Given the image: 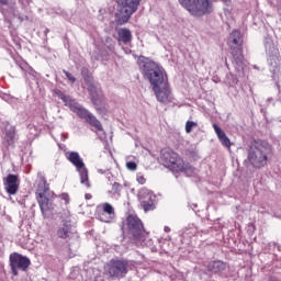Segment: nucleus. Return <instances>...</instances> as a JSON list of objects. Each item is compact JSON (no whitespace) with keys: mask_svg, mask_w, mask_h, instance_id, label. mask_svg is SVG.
<instances>
[{"mask_svg":"<svg viewBox=\"0 0 281 281\" xmlns=\"http://www.w3.org/2000/svg\"><path fill=\"white\" fill-rule=\"evenodd\" d=\"M138 65L143 72L144 78L148 80L151 86V89L156 87H162L166 82H168V76H166V71L159 66V64L150 60L146 57H140L138 60Z\"/></svg>","mask_w":281,"mask_h":281,"instance_id":"obj_1","label":"nucleus"},{"mask_svg":"<svg viewBox=\"0 0 281 281\" xmlns=\"http://www.w3.org/2000/svg\"><path fill=\"white\" fill-rule=\"evenodd\" d=\"M273 147L266 140H254L250 143L247 159L254 168H265Z\"/></svg>","mask_w":281,"mask_h":281,"instance_id":"obj_2","label":"nucleus"},{"mask_svg":"<svg viewBox=\"0 0 281 281\" xmlns=\"http://www.w3.org/2000/svg\"><path fill=\"white\" fill-rule=\"evenodd\" d=\"M160 162L172 172H184L187 177L192 176L194 172V168L191 167L190 164L184 162L183 159L179 157V154L169 148L161 149Z\"/></svg>","mask_w":281,"mask_h":281,"instance_id":"obj_3","label":"nucleus"},{"mask_svg":"<svg viewBox=\"0 0 281 281\" xmlns=\"http://www.w3.org/2000/svg\"><path fill=\"white\" fill-rule=\"evenodd\" d=\"M228 44L232 49L233 65L236 71L240 74L247 67V60H245V55H243V35L240 31L235 30L231 33Z\"/></svg>","mask_w":281,"mask_h":281,"instance_id":"obj_4","label":"nucleus"},{"mask_svg":"<svg viewBox=\"0 0 281 281\" xmlns=\"http://www.w3.org/2000/svg\"><path fill=\"white\" fill-rule=\"evenodd\" d=\"M60 100L65 103L66 106L70 108L72 113H76L81 120H85L90 126L97 128V131H102V123L98 121V119L91 114L87 109L80 105L76 100L71 99V97L64 94L63 92L59 93Z\"/></svg>","mask_w":281,"mask_h":281,"instance_id":"obj_5","label":"nucleus"},{"mask_svg":"<svg viewBox=\"0 0 281 281\" xmlns=\"http://www.w3.org/2000/svg\"><path fill=\"white\" fill-rule=\"evenodd\" d=\"M131 270V262L126 259H111L103 267L108 280H122Z\"/></svg>","mask_w":281,"mask_h":281,"instance_id":"obj_6","label":"nucleus"},{"mask_svg":"<svg viewBox=\"0 0 281 281\" xmlns=\"http://www.w3.org/2000/svg\"><path fill=\"white\" fill-rule=\"evenodd\" d=\"M37 202L44 218H47V216L52 214V210H54V204H52V201L47 198L49 184L47 183V179H45V175H43V172L37 173Z\"/></svg>","mask_w":281,"mask_h":281,"instance_id":"obj_7","label":"nucleus"},{"mask_svg":"<svg viewBox=\"0 0 281 281\" xmlns=\"http://www.w3.org/2000/svg\"><path fill=\"white\" fill-rule=\"evenodd\" d=\"M115 20L117 25L128 23L131 16L137 12L139 0H117Z\"/></svg>","mask_w":281,"mask_h":281,"instance_id":"obj_8","label":"nucleus"},{"mask_svg":"<svg viewBox=\"0 0 281 281\" xmlns=\"http://www.w3.org/2000/svg\"><path fill=\"white\" fill-rule=\"evenodd\" d=\"M182 8H186L192 16H205V14L212 13L213 4L212 0H179Z\"/></svg>","mask_w":281,"mask_h":281,"instance_id":"obj_9","label":"nucleus"},{"mask_svg":"<svg viewBox=\"0 0 281 281\" xmlns=\"http://www.w3.org/2000/svg\"><path fill=\"white\" fill-rule=\"evenodd\" d=\"M81 76L93 104H100L103 98L102 88H100V85L93 80V76L89 72V69L85 67L81 68Z\"/></svg>","mask_w":281,"mask_h":281,"instance_id":"obj_10","label":"nucleus"},{"mask_svg":"<svg viewBox=\"0 0 281 281\" xmlns=\"http://www.w3.org/2000/svg\"><path fill=\"white\" fill-rule=\"evenodd\" d=\"M81 76L93 104H100L103 98L102 88H100V85L93 80V76L89 72V69L85 67L81 68Z\"/></svg>","mask_w":281,"mask_h":281,"instance_id":"obj_11","label":"nucleus"},{"mask_svg":"<svg viewBox=\"0 0 281 281\" xmlns=\"http://www.w3.org/2000/svg\"><path fill=\"white\" fill-rule=\"evenodd\" d=\"M67 159L79 172L80 183L86 186V188H91V183L89 182V170L85 166V161L80 157V154H78V151H70L68 153Z\"/></svg>","mask_w":281,"mask_h":281,"instance_id":"obj_12","label":"nucleus"},{"mask_svg":"<svg viewBox=\"0 0 281 281\" xmlns=\"http://www.w3.org/2000/svg\"><path fill=\"white\" fill-rule=\"evenodd\" d=\"M10 267L13 276H19V271H27L32 262L27 257L13 252L9 257Z\"/></svg>","mask_w":281,"mask_h":281,"instance_id":"obj_13","label":"nucleus"},{"mask_svg":"<svg viewBox=\"0 0 281 281\" xmlns=\"http://www.w3.org/2000/svg\"><path fill=\"white\" fill-rule=\"evenodd\" d=\"M265 47L268 56V65H270V67H278L280 65V50H278L273 41L271 38H267Z\"/></svg>","mask_w":281,"mask_h":281,"instance_id":"obj_14","label":"nucleus"},{"mask_svg":"<svg viewBox=\"0 0 281 281\" xmlns=\"http://www.w3.org/2000/svg\"><path fill=\"white\" fill-rule=\"evenodd\" d=\"M126 223L127 229L133 238L136 240L142 238V234H144V224L142 223V220L135 215H130L126 220Z\"/></svg>","mask_w":281,"mask_h":281,"instance_id":"obj_15","label":"nucleus"},{"mask_svg":"<svg viewBox=\"0 0 281 281\" xmlns=\"http://www.w3.org/2000/svg\"><path fill=\"white\" fill-rule=\"evenodd\" d=\"M153 91L158 102H162L164 104L172 102V91L170 90V85H168V81L162 86H156V88H153Z\"/></svg>","mask_w":281,"mask_h":281,"instance_id":"obj_16","label":"nucleus"},{"mask_svg":"<svg viewBox=\"0 0 281 281\" xmlns=\"http://www.w3.org/2000/svg\"><path fill=\"white\" fill-rule=\"evenodd\" d=\"M16 139H19L16 127L8 123L2 132V140L4 146H14V142H16Z\"/></svg>","mask_w":281,"mask_h":281,"instance_id":"obj_17","label":"nucleus"},{"mask_svg":"<svg viewBox=\"0 0 281 281\" xmlns=\"http://www.w3.org/2000/svg\"><path fill=\"white\" fill-rule=\"evenodd\" d=\"M19 176L9 173L4 179V190L8 194H16L19 192Z\"/></svg>","mask_w":281,"mask_h":281,"instance_id":"obj_18","label":"nucleus"},{"mask_svg":"<svg viewBox=\"0 0 281 281\" xmlns=\"http://www.w3.org/2000/svg\"><path fill=\"white\" fill-rule=\"evenodd\" d=\"M58 238H71L74 236V226L71 225V222L65 221L63 223V227H59L57 231Z\"/></svg>","mask_w":281,"mask_h":281,"instance_id":"obj_19","label":"nucleus"},{"mask_svg":"<svg viewBox=\"0 0 281 281\" xmlns=\"http://www.w3.org/2000/svg\"><path fill=\"white\" fill-rule=\"evenodd\" d=\"M213 128L221 144L224 145L225 148H229L232 146V142L229 140V137H227V134H225V132L216 123L213 124Z\"/></svg>","mask_w":281,"mask_h":281,"instance_id":"obj_20","label":"nucleus"},{"mask_svg":"<svg viewBox=\"0 0 281 281\" xmlns=\"http://www.w3.org/2000/svg\"><path fill=\"white\" fill-rule=\"evenodd\" d=\"M117 35H119V42L124 43V45H127V43H131V41H133V34L128 29H120L117 31Z\"/></svg>","mask_w":281,"mask_h":281,"instance_id":"obj_21","label":"nucleus"},{"mask_svg":"<svg viewBox=\"0 0 281 281\" xmlns=\"http://www.w3.org/2000/svg\"><path fill=\"white\" fill-rule=\"evenodd\" d=\"M138 199L142 204V203H148L150 201H155L156 198H155V194H153V191L146 188H143L138 193Z\"/></svg>","mask_w":281,"mask_h":281,"instance_id":"obj_22","label":"nucleus"},{"mask_svg":"<svg viewBox=\"0 0 281 281\" xmlns=\"http://www.w3.org/2000/svg\"><path fill=\"white\" fill-rule=\"evenodd\" d=\"M209 271L212 273H221L227 269V265L221 260L218 261H211L207 267Z\"/></svg>","mask_w":281,"mask_h":281,"instance_id":"obj_23","label":"nucleus"},{"mask_svg":"<svg viewBox=\"0 0 281 281\" xmlns=\"http://www.w3.org/2000/svg\"><path fill=\"white\" fill-rule=\"evenodd\" d=\"M102 210L104 214H108L110 216V218L115 217V209L109 202L102 204Z\"/></svg>","mask_w":281,"mask_h":281,"instance_id":"obj_24","label":"nucleus"},{"mask_svg":"<svg viewBox=\"0 0 281 281\" xmlns=\"http://www.w3.org/2000/svg\"><path fill=\"white\" fill-rule=\"evenodd\" d=\"M140 205L145 212H153V210H155V200L143 202Z\"/></svg>","mask_w":281,"mask_h":281,"instance_id":"obj_25","label":"nucleus"},{"mask_svg":"<svg viewBox=\"0 0 281 281\" xmlns=\"http://www.w3.org/2000/svg\"><path fill=\"white\" fill-rule=\"evenodd\" d=\"M198 124L194 121H188L186 123V133H192V128H196Z\"/></svg>","mask_w":281,"mask_h":281,"instance_id":"obj_26","label":"nucleus"},{"mask_svg":"<svg viewBox=\"0 0 281 281\" xmlns=\"http://www.w3.org/2000/svg\"><path fill=\"white\" fill-rule=\"evenodd\" d=\"M113 192L114 194H120L122 192V184L114 182L112 184V191H109V193Z\"/></svg>","mask_w":281,"mask_h":281,"instance_id":"obj_27","label":"nucleus"},{"mask_svg":"<svg viewBox=\"0 0 281 281\" xmlns=\"http://www.w3.org/2000/svg\"><path fill=\"white\" fill-rule=\"evenodd\" d=\"M126 168L127 170H132V172H134V170H137V164L135 161H128L126 162Z\"/></svg>","mask_w":281,"mask_h":281,"instance_id":"obj_28","label":"nucleus"},{"mask_svg":"<svg viewBox=\"0 0 281 281\" xmlns=\"http://www.w3.org/2000/svg\"><path fill=\"white\" fill-rule=\"evenodd\" d=\"M64 74H65L66 78H68V80H69L70 82H76V78H75L74 75H71L69 71L64 70Z\"/></svg>","mask_w":281,"mask_h":281,"instance_id":"obj_29","label":"nucleus"},{"mask_svg":"<svg viewBox=\"0 0 281 281\" xmlns=\"http://www.w3.org/2000/svg\"><path fill=\"white\" fill-rule=\"evenodd\" d=\"M14 16L16 19H19V21L23 22V21H29V16L27 15H21L20 13H14Z\"/></svg>","mask_w":281,"mask_h":281,"instance_id":"obj_30","label":"nucleus"},{"mask_svg":"<svg viewBox=\"0 0 281 281\" xmlns=\"http://www.w3.org/2000/svg\"><path fill=\"white\" fill-rule=\"evenodd\" d=\"M136 181L140 183V186H144V183H146V178H144L142 175H137Z\"/></svg>","mask_w":281,"mask_h":281,"instance_id":"obj_31","label":"nucleus"},{"mask_svg":"<svg viewBox=\"0 0 281 281\" xmlns=\"http://www.w3.org/2000/svg\"><path fill=\"white\" fill-rule=\"evenodd\" d=\"M60 199H61L63 201H65L66 204L69 203V194H67V193H61V194H60Z\"/></svg>","mask_w":281,"mask_h":281,"instance_id":"obj_32","label":"nucleus"},{"mask_svg":"<svg viewBox=\"0 0 281 281\" xmlns=\"http://www.w3.org/2000/svg\"><path fill=\"white\" fill-rule=\"evenodd\" d=\"M0 5H10V0H0Z\"/></svg>","mask_w":281,"mask_h":281,"instance_id":"obj_33","label":"nucleus"},{"mask_svg":"<svg viewBox=\"0 0 281 281\" xmlns=\"http://www.w3.org/2000/svg\"><path fill=\"white\" fill-rule=\"evenodd\" d=\"M226 5H231L232 4V0H222Z\"/></svg>","mask_w":281,"mask_h":281,"instance_id":"obj_34","label":"nucleus"},{"mask_svg":"<svg viewBox=\"0 0 281 281\" xmlns=\"http://www.w3.org/2000/svg\"><path fill=\"white\" fill-rule=\"evenodd\" d=\"M165 232L168 234V232H170V227L165 226Z\"/></svg>","mask_w":281,"mask_h":281,"instance_id":"obj_35","label":"nucleus"},{"mask_svg":"<svg viewBox=\"0 0 281 281\" xmlns=\"http://www.w3.org/2000/svg\"><path fill=\"white\" fill-rule=\"evenodd\" d=\"M86 199H87V200L91 199V194L87 193V194H86Z\"/></svg>","mask_w":281,"mask_h":281,"instance_id":"obj_36","label":"nucleus"},{"mask_svg":"<svg viewBox=\"0 0 281 281\" xmlns=\"http://www.w3.org/2000/svg\"><path fill=\"white\" fill-rule=\"evenodd\" d=\"M102 221H104V223H111V221H109V220H102Z\"/></svg>","mask_w":281,"mask_h":281,"instance_id":"obj_37","label":"nucleus"},{"mask_svg":"<svg viewBox=\"0 0 281 281\" xmlns=\"http://www.w3.org/2000/svg\"><path fill=\"white\" fill-rule=\"evenodd\" d=\"M254 69H258V66H254Z\"/></svg>","mask_w":281,"mask_h":281,"instance_id":"obj_38","label":"nucleus"}]
</instances>
